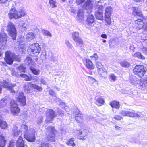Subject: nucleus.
<instances>
[{"label":"nucleus","mask_w":147,"mask_h":147,"mask_svg":"<svg viewBox=\"0 0 147 147\" xmlns=\"http://www.w3.org/2000/svg\"><path fill=\"white\" fill-rule=\"evenodd\" d=\"M83 7L84 9H81L78 10L76 17V20L79 22L83 20L84 10L86 11L88 13H90L91 12L93 7L92 1L90 0H87L84 5H83Z\"/></svg>","instance_id":"obj_1"},{"label":"nucleus","mask_w":147,"mask_h":147,"mask_svg":"<svg viewBox=\"0 0 147 147\" xmlns=\"http://www.w3.org/2000/svg\"><path fill=\"white\" fill-rule=\"evenodd\" d=\"M41 51V47L38 43H34L31 45L27 49L28 54L33 57L38 56Z\"/></svg>","instance_id":"obj_2"},{"label":"nucleus","mask_w":147,"mask_h":147,"mask_svg":"<svg viewBox=\"0 0 147 147\" xmlns=\"http://www.w3.org/2000/svg\"><path fill=\"white\" fill-rule=\"evenodd\" d=\"M147 70V68L143 65H136L133 69V73L138 77L142 78Z\"/></svg>","instance_id":"obj_3"},{"label":"nucleus","mask_w":147,"mask_h":147,"mask_svg":"<svg viewBox=\"0 0 147 147\" xmlns=\"http://www.w3.org/2000/svg\"><path fill=\"white\" fill-rule=\"evenodd\" d=\"M7 30L10 36L14 40L16 39L17 36L16 30L15 26L13 23L9 22L8 24Z\"/></svg>","instance_id":"obj_4"},{"label":"nucleus","mask_w":147,"mask_h":147,"mask_svg":"<svg viewBox=\"0 0 147 147\" xmlns=\"http://www.w3.org/2000/svg\"><path fill=\"white\" fill-rule=\"evenodd\" d=\"M47 129L48 134L47 138V140L50 142H53L55 141V130L54 127L50 126L48 127Z\"/></svg>","instance_id":"obj_5"},{"label":"nucleus","mask_w":147,"mask_h":147,"mask_svg":"<svg viewBox=\"0 0 147 147\" xmlns=\"http://www.w3.org/2000/svg\"><path fill=\"white\" fill-rule=\"evenodd\" d=\"M11 110L13 115H17L19 112L20 109L17 107L16 102L12 100L10 102Z\"/></svg>","instance_id":"obj_6"},{"label":"nucleus","mask_w":147,"mask_h":147,"mask_svg":"<svg viewBox=\"0 0 147 147\" xmlns=\"http://www.w3.org/2000/svg\"><path fill=\"white\" fill-rule=\"evenodd\" d=\"M4 60L7 64L10 65L12 64L14 61V57L11 52L7 51L5 53Z\"/></svg>","instance_id":"obj_7"},{"label":"nucleus","mask_w":147,"mask_h":147,"mask_svg":"<svg viewBox=\"0 0 147 147\" xmlns=\"http://www.w3.org/2000/svg\"><path fill=\"white\" fill-rule=\"evenodd\" d=\"M46 119L45 121L47 122H50L52 121L53 118L56 116L55 111L51 109H48L46 112Z\"/></svg>","instance_id":"obj_8"},{"label":"nucleus","mask_w":147,"mask_h":147,"mask_svg":"<svg viewBox=\"0 0 147 147\" xmlns=\"http://www.w3.org/2000/svg\"><path fill=\"white\" fill-rule=\"evenodd\" d=\"M24 136L25 138L28 141L31 142H34L36 139L34 131H28V133H24Z\"/></svg>","instance_id":"obj_9"},{"label":"nucleus","mask_w":147,"mask_h":147,"mask_svg":"<svg viewBox=\"0 0 147 147\" xmlns=\"http://www.w3.org/2000/svg\"><path fill=\"white\" fill-rule=\"evenodd\" d=\"M74 115H75V120L77 122L81 123L83 121V115L77 109H76V111L74 112Z\"/></svg>","instance_id":"obj_10"},{"label":"nucleus","mask_w":147,"mask_h":147,"mask_svg":"<svg viewBox=\"0 0 147 147\" xmlns=\"http://www.w3.org/2000/svg\"><path fill=\"white\" fill-rule=\"evenodd\" d=\"M17 99L22 106H24L26 105V100L24 93L21 92L19 94Z\"/></svg>","instance_id":"obj_11"},{"label":"nucleus","mask_w":147,"mask_h":147,"mask_svg":"<svg viewBox=\"0 0 147 147\" xmlns=\"http://www.w3.org/2000/svg\"><path fill=\"white\" fill-rule=\"evenodd\" d=\"M132 15L134 16H138L140 17H142L143 16L140 8L137 7H133Z\"/></svg>","instance_id":"obj_12"},{"label":"nucleus","mask_w":147,"mask_h":147,"mask_svg":"<svg viewBox=\"0 0 147 147\" xmlns=\"http://www.w3.org/2000/svg\"><path fill=\"white\" fill-rule=\"evenodd\" d=\"M9 18L10 19L14 18L15 19H18L17 16V11L15 8H13L10 10L8 14Z\"/></svg>","instance_id":"obj_13"},{"label":"nucleus","mask_w":147,"mask_h":147,"mask_svg":"<svg viewBox=\"0 0 147 147\" xmlns=\"http://www.w3.org/2000/svg\"><path fill=\"white\" fill-rule=\"evenodd\" d=\"M7 41V36L5 33L0 34V43H1L2 46H5Z\"/></svg>","instance_id":"obj_14"},{"label":"nucleus","mask_w":147,"mask_h":147,"mask_svg":"<svg viewBox=\"0 0 147 147\" xmlns=\"http://www.w3.org/2000/svg\"><path fill=\"white\" fill-rule=\"evenodd\" d=\"M138 78L134 75H132L129 76V82L133 85H136L139 83L138 82H140Z\"/></svg>","instance_id":"obj_15"},{"label":"nucleus","mask_w":147,"mask_h":147,"mask_svg":"<svg viewBox=\"0 0 147 147\" xmlns=\"http://www.w3.org/2000/svg\"><path fill=\"white\" fill-rule=\"evenodd\" d=\"M98 74L100 76L104 78H106L107 75V73L106 69L104 68H102L98 70Z\"/></svg>","instance_id":"obj_16"},{"label":"nucleus","mask_w":147,"mask_h":147,"mask_svg":"<svg viewBox=\"0 0 147 147\" xmlns=\"http://www.w3.org/2000/svg\"><path fill=\"white\" fill-rule=\"evenodd\" d=\"M16 146V147H24V141L22 138L20 136L17 140Z\"/></svg>","instance_id":"obj_17"},{"label":"nucleus","mask_w":147,"mask_h":147,"mask_svg":"<svg viewBox=\"0 0 147 147\" xmlns=\"http://www.w3.org/2000/svg\"><path fill=\"white\" fill-rule=\"evenodd\" d=\"M8 127V124L5 121L2 120V116L0 115V127L3 129H6Z\"/></svg>","instance_id":"obj_18"},{"label":"nucleus","mask_w":147,"mask_h":147,"mask_svg":"<svg viewBox=\"0 0 147 147\" xmlns=\"http://www.w3.org/2000/svg\"><path fill=\"white\" fill-rule=\"evenodd\" d=\"M95 19L93 15H91L88 17L86 20L87 24L89 25H91L94 22Z\"/></svg>","instance_id":"obj_19"},{"label":"nucleus","mask_w":147,"mask_h":147,"mask_svg":"<svg viewBox=\"0 0 147 147\" xmlns=\"http://www.w3.org/2000/svg\"><path fill=\"white\" fill-rule=\"evenodd\" d=\"M18 27L20 30L24 31L26 30L28 27L27 25L25 22L23 21H21L18 25Z\"/></svg>","instance_id":"obj_20"},{"label":"nucleus","mask_w":147,"mask_h":147,"mask_svg":"<svg viewBox=\"0 0 147 147\" xmlns=\"http://www.w3.org/2000/svg\"><path fill=\"white\" fill-rule=\"evenodd\" d=\"M85 62L84 63L86 64V67L90 69H93L94 67L92 61L88 59H85Z\"/></svg>","instance_id":"obj_21"},{"label":"nucleus","mask_w":147,"mask_h":147,"mask_svg":"<svg viewBox=\"0 0 147 147\" xmlns=\"http://www.w3.org/2000/svg\"><path fill=\"white\" fill-rule=\"evenodd\" d=\"M2 84L3 86L7 88V90L8 89H11L12 87H14L16 85L15 84L13 85L11 84H9L5 80H3L2 82Z\"/></svg>","instance_id":"obj_22"},{"label":"nucleus","mask_w":147,"mask_h":147,"mask_svg":"<svg viewBox=\"0 0 147 147\" xmlns=\"http://www.w3.org/2000/svg\"><path fill=\"white\" fill-rule=\"evenodd\" d=\"M26 14L24 9L23 8H21L17 11L18 18H20L24 16Z\"/></svg>","instance_id":"obj_23"},{"label":"nucleus","mask_w":147,"mask_h":147,"mask_svg":"<svg viewBox=\"0 0 147 147\" xmlns=\"http://www.w3.org/2000/svg\"><path fill=\"white\" fill-rule=\"evenodd\" d=\"M112 11V8L111 7L109 6L107 7L105 9V16H111Z\"/></svg>","instance_id":"obj_24"},{"label":"nucleus","mask_w":147,"mask_h":147,"mask_svg":"<svg viewBox=\"0 0 147 147\" xmlns=\"http://www.w3.org/2000/svg\"><path fill=\"white\" fill-rule=\"evenodd\" d=\"M29 84L31 88L36 89L39 91H41L42 90L41 87L35 84H33L32 82H30Z\"/></svg>","instance_id":"obj_25"},{"label":"nucleus","mask_w":147,"mask_h":147,"mask_svg":"<svg viewBox=\"0 0 147 147\" xmlns=\"http://www.w3.org/2000/svg\"><path fill=\"white\" fill-rule=\"evenodd\" d=\"M6 140L4 136L0 135V147H4L6 144Z\"/></svg>","instance_id":"obj_26"},{"label":"nucleus","mask_w":147,"mask_h":147,"mask_svg":"<svg viewBox=\"0 0 147 147\" xmlns=\"http://www.w3.org/2000/svg\"><path fill=\"white\" fill-rule=\"evenodd\" d=\"M18 127L16 125H14L12 129V134L15 136H17L19 135L20 133V130L18 131Z\"/></svg>","instance_id":"obj_27"},{"label":"nucleus","mask_w":147,"mask_h":147,"mask_svg":"<svg viewBox=\"0 0 147 147\" xmlns=\"http://www.w3.org/2000/svg\"><path fill=\"white\" fill-rule=\"evenodd\" d=\"M37 147H48L49 144L43 141L39 140L37 143Z\"/></svg>","instance_id":"obj_28"},{"label":"nucleus","mask_w":147,"mask_h":147,"mask_svg":"<svg viewBox=\"0 0 147 147\" xmlns=\"http://www.w3.org/2000/svg\"><path fill=\"white\" fill-rule=\"evenodd\" d=\"M21 129L20 130L21 132H22L24 135V133H28V126L26 125H22L21 126Z\"/></svg>","instance_id":"obj_29"},{"label":"nucleus","mask_w":147,"mask_h":147,"mask_svg":"<svg viewBox=\"0 0 147 147\" xmlns=\"http://www.w3.org/2000/svg\"><path fill=\"white\" fill-rule=\"evenodd\" d=\"M25 62L27 65L30 66L32 65L34 63L32 58L29 57H27L25 59Z\"/></svg>","instance_id":"obj_30"},{"label":"nucleus","mask_w":147,"mask_h":147,"mask_svg":"<svg viewBox=\"0 0 147 147\" xmlns=\"http://www.w3.org/2000/svg\"><path fill=\"white\" fill-rule=\"evenodd\" d=\"M120 64L122 67L125 68L128 67L130 65V63L126 60L121 61Z\"/></svg>","instance_id":"obj_31"},{"label":"nucleus","mask_w":147,"mask_h":147,"mask_svg":"<svg viewBox=\"0 0 147 147\" xmlns=\"http://www.w3.org/2000/svg\"><path fill=\"white\" fill-rule=\"evenodd\" d=\"M133 56L142 60H144L145 59V57L140 52H137L136 53L134 54Z\"/></svg>","instance_id":"obj_32"},{"label":"nucleus","mask_w":147,"mask_h":147,"mask_svg":"<svg viewBox=\"0 0 147 147\" xmlns=\"http://www.w3.org/2000/svg\"><path fill=\"white\" fill-rule=\"evenodd\" d=\"M81 130L82 131V136L79 137H78V139L85 140V138H84V137L87 135L88 131L86 129H81Z\"/></svg>","instance_id":"obj_33"},{"label":"nucleus","mask_w":147,"mask_h":147,"mask_svg":"<svg viewBox=\"0 0 147 147\" xmlns=\"http://www.w3.org/2000/svg\"><path fill=\"white\" fill-rule=\"evenodd\" d=\"M35 37L34 34L32 32H30L27 33L26 35V39L28 40H32Z\"/></svg>","instance_id":"obj_34"},{"label":"nucleus","mask_w":147,"mask_h":147,"mask_svg":"<svg viewBox=\"0 0 147 147\" xmlns=\"http://www.w3.org/2000/svg\"><path fill=\"white\" fill-rule=\"evenodd\" d=\"M110 105L113 108H115L116 109H118L119 107V103L115 101H113L111 102Z\"/></svg>","instance_id":"obj_35"},{"label":"nucleus","mask_w":147,"mask_h":147,"mask_svg":"<svg viewBox=\"0 0 147 147\" xmlns=\"http://www.w3.org/2000/svg\"><path fill=\"white\" fill-rule=\"evenodd\" d=\"M130 111L121 110L120 111L119 114L123 116H129Z\"/></svg>","instance_id":"obj_36"},{"label":"nucleus","mask_w":147,"mask_h":147,"mask_svg":"<svg viewBox=\"0 0 147 147\" xmlns=\"http://www.w3.org/2000/svg\"><path fill=\"white\" fill-rule=\"evenodd\" d=\"M96 102L98 106H100L104 104V100L102 98L100 97L97 99Z\"/></svg>","instance_id":"obj_37"},{"label":"nucleus","mask_w":147,"mask_h":147,"mask_svg":"<svg viewBox=\"0 0 147 147\" xmlns=\"http://www.w3.org/2000/svg\"><path fill=\"white\" fill-rule=\"evenodd\" d=\"M7 100L6 99H3L0 100V108L4 107L6 105L7 103Z\"/></svg>","instance_id":"obj_38"},{"label":"nucleus","mask_w":147,"mask_h":147,"mask_svg":"<svg viewBox=\"0 0 147 147\" xmlns=\"http://www.w3.org/2000/svg\"><path fill=\"white\" fill-rule=\"evenodd\" d=\"M95 16L96 18L100 20H102L103 19V16L102 13L97 12L95 13Z\"/></svg>","instance_id":"obj_39"},{"label":"nucleus","mask_w":147,"mask_h":147,"mask_svg":"<svg viewBox=\"0 0 147 147\" xmlns=\"http://www.w3.org/2000/svg\"><path fill=\"white\" fill-rule=\"evenodd\" d=\"M50 6L52 8L57 7L56 0H49Z\"/></svg>","instance_id":"obj_40"},{"label":"nucleus","mask_w":147,"mask_h":147,"mask_svg":"<svg viewBox=\"0 0 147 147\" xmlns=\"http://www.w3.org/2000/svg\"><path fill=\"white\" fill-rule=\"evenodd\" d=\"M20 76L24 78L25 80L26 81H29L32 80V78L29 77V76L26 74H20Z\"/></svg>","instance_id":"obj_41"},{"label":"nucleus","mask_w":147,"mask_h":147,"mask_svg":"<svg viewBox=\"0 0 147 147\" xmlns=\"http://www.w3.org/2000/svg\"><path fill=\"white\" fill-rule=\"evenodd\" d=\"M74 41L76 42V45H82L83 44L82 40L80 37L74 40Z\"/></svg>","instance_id":"obj_42"},{"label":"nucleus","mask_w":147,"mask_h":147,"mask_svg":"<svg viewBox=\"0 0 147 147\" xmlns=\"http://www.w3.org/2000/svg\"><path fill=\"white\" fill-rule=\"evenodd\" d=\"M74 138H71L66 142V144L67 145L69 146H71L72 147H74L75 146V144L74 142Z\"/></svg>","instance_id":"obj_43"},{"label":"nucleus","mask_w":147,"mask_h":147,"mask_svg":"<svg viewBox=\"0 0 147 147\" xmlns=\"http://www.w3.org/2000/svg\"><path fill=\"white\" fill-rule=\"evenodd\" d=\"M42 32L43 35H45V36H48L49 37H51L52 36V34L50 33V32L47 30L44 29H42Z\"/></svg>","instance_id":"obj_44"},{"label":"nucleus","mask_w":147,"mask_h":147,"mask_svg":"<svg viewBox=\"0 0 147 147\" xmlns=\"http://www.w3.org/2000/svg\"><path fill=\"white\" fill-rule=\"evenodd\" d=\"M17 69L19 71L21 72L25 73L26 72V67H24L21 64L18 68Z\"/></svg>","instance_id":"obj_45"},{"label":"nucleus","mask_w":147,"mask_h":147,"mask_svg":"<svg viewBox=\"0 0 147 147\" xmlns=\"http://www.w3.org/2000/svg\"><path fill=\"white\" fill-rule=\"evenodd\" d=\"M30 69L32 73L35 75H37L39 74L40 71L39 70H36L32 67H30Z\"/></svg>","instance_id":"obj_46"},{"label":"nucleus","mask_w":147,"mask_h":147,"mask_svg":"<svg viewBox=\"0 0 147 147\" xmlns=\"http://www.w3.org/2000/svg\"><path fill=\"white\" fill-rule=\"evenodd\" d=\"M79 33L78 32H74L72 33V37L74 40L79 38Z\"/></svg>","instance_id":"obj_47"},{"label":"nucleus","mask_w":147,"mask_h":147,"mask_svg":"<svg viewBox=\"0 0 147 147\" xmlns=\"http://www.w3.org/2000/svg\"><path fill=\"white\" fill-rule=\"evenodd\" d=\"M140 113L139 114L135 113L133 111H130L129 116V117H139L140 116Z\"/></svg>","instance_id":"obj_48"},{"label":"nucleus","mask_w":147,"mask_h":147,"mask_svg":"<svg viewBox=\"0 0 147 147\" xmlns=\"http://www.w3.org/2000/svg\"><path fill=\"white\" fill-rule=\"evenodd\" d=\"M103 6L100 5L97 6L95 8L96 11L95 13L99 12L102 13Z\"/></svg>","instance_id":"obj_49"},{"label":"nucleus","mask_w":147,"mask_h":147,"mask_svg":"<svg viewBox=\"0 0 147 147\" xmlns=\"http://www.w3.org/2000/svg\"><path fill=\"white\" fill-rule=\"evenodd\" d=\"M61 107L64 108L66 111L67 112H68L69 110V109L68 107L66 106V104L64 102H61L60 104Z\"/></svg>","instance_id":"obj_50"},{"label":"nucleus","mask_w":147,"mask_h":147,"mask_svg":"<svg viewBox=\"0 0 147 147\" xmlns=\"http://www.w3.org/2000/svg\"><path fill=\"white\" fill-rule=\"evenodd\" d=\"M105 19L106 23L107 25H110L111 24V19L110 16H105Z\"/></svg>","instance_id":"obj_51"},{"label":"nucleus","mask_w":147,"mask_h":147,"mask_svg":"<svg viewBox=\"0 0 147 147\" xmlns=\"http://www.w3.org/2000/svg\"><path fill=\"white\" fill-rule=\"evenodd\" d=\"M56 115H57V114ZM57 115H58L59 116L62 117L64 115V111H62L61 109L58 108V109Z\"/></svg>","instance_id":"obj_52"},{"label":"nucleus","mask_w":147,"mask_h":147,"mask_svg":"<svg viewBox=\"0 0 147 147\" xmlns=\"http://www.w3.org/2000/svg\"><path fill=\"white\" fill-rule=\"evenodd\" d=\"M43 121V117H40L38 118H37L36 121L37 124H40Z\"/></svg>","instance_id":"obj_53"},{"label":"nucleus","mask_w":147,"mask_h":147,"mask_svg":"<svg viewBox=\"0 0 147 147\" xmlns=\"http://www.w3.org/2000/svg\"><path fill=\"white\" fill-rule=\"evenodd\" d=\"M49 61L51 63H52L56 62L57 61V59L55 57L52 56L50 58Z\"/></svg>","instance_id":"obj_54"},{"label":"nucleus","mask_w":147,"mask_h":147,"mask_svg":"<svg viewBox=\"0 0 147 147\" xmlns=\"http://www.w3.org/2000/svg\"><path fill=\"white\" fill-rule=\"evenodd\" d=\"M96 66L97 68L98 69H100L104 68L103 66L101 63L99 62H97L96 63Z\"/></svg>","instance_id":"obj_55"},{"label":"nucleus","mask_w":147,"mask_h":147,"mask_svg":"<svg viewBox=\"0 0 147 147\" xmlns=\"http://www.w3.org/2000/svg\"><path fill=\"white\" fill-rule=\"evenodd\" d=\"M88 79L89 81L91 83H93L95 82L96 83L97 82L96 80L94 78L92 77L88 76Z\"/></svg>","instance_id":"obj_56"},{"label":"nucleus","mask_w":147,"mask_h":147,"mask_svg":"<svg viewBox=\"0 0 147 147\" xmlns=\"http://www.w3.org/2000/svg\"><path fill=\"white\" fill-rule=\"evenodd\" d=\"M65 43L68 47L70 48H72V46L68 40H66L65 41Z\"/></svg>","instance_id":"obj_57"},{"label":"nucleus","mask_w":147,"mask_h":147,"mask_svg":"<svg viewBox=\"0 0 147 147\" xmlns=\"http://www.w3.org/2000/svg\"><path fill=\"white\" fill-rule=\"evenodd\" d=\"M109 77L110 78L114 81L116 80V77L114 74H111L110 75Z\"/></svg>","instance_id":"obj_58"},{"label":"nucleus","mask_w":147,"mask_h":147,"mask_svg":"<svg viewBox=\"0 0 147 147\" xmlns=\"http://www.w3.org/2000/svg\"><path fill=\"white\" fill-rule=\"evenodd\" d=\"M114 118L115 120H121V119L122 118V117L119 115H115L114 116Z\"/></svg>","instance_id":"obj_59"},{"label":"nucleus","mask_w":147,"mask_h":147,"mask_svg":"<svg viewBox=\"0 0 147 147\" xmlns=\"http://www.w3.org/2000/svg\"><path fill=\"white\" fill-rule=\"evenodd\" d=\"M75 133L76 134L78 138V137L80 136L79 135H82V131L81 129L80 130H77L75 131Z\"/></svg>","instance_id":"obj_60"},{"label":"nucleus","mask_w":147,"mask_h":147,"mask_svg":"<svg viewBox=\"0 0 147 147\" xmlns=\"http://www.w3.org/2000/svg\"><path fill=\"white\" fill-rule=\"evenodd\" d=\"M142 21V20L141 19H139L135 21V23L136 24H137L138 25L140 24L142 25V23H143V22Z\"/></svg>","instance_id":"obj_61"},{"label":"nucleus","mask_w":147,"mask_h":147,"mask_svg":"<svg viewBox=\"0 0 147 147\" xmlns=\"http://www.w3.org/2000/svg\"><path fill=\"white\" fill-rule=\"evenodd\" d=\"M46 53H42L41 55L40 59L43 60L44 59H45L46 58Z\"/></svg>","instance_id":"obj_62"},{"label":"nucleus","mask_w":147,"mask_h":147,"mask_svg":"<svg viewBox=\"0 0 147 147\" xmlns=\"http://www.w3.org/2000/svg\"><path fill=\"white\" fill-rule=\"evenodd\" d=\"M49 95H51L53 96H55L56 95L55 92L52 90H49Z\"/></svg>","instance_id":"obj_63"},{"label":"nucleus","mask_w":147,"mask_h":147,"mask_svg":"<svg viewBox=\"0 0 147 147\" xmlns=\"http://www.w3.org/2000/svg\"><path fill=\"white\" fill-rule=\"evenodd\" d=\"M40 82H41V84H42L44 85H46L47 84L44 78H41Z\"/></svg>","instance_id":"obj_64"}]
</instances>
